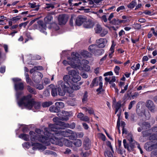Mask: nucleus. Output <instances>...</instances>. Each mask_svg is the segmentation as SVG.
<instances>
[{
    "instance_id": "423d86ee",
    "label": "nucleus",
    "mask_w": 157,
    "mask_h": 157,
    "mask_svg": "<svg viewBox=\"0 0 157 157\" xmlns=\"http://www.w3.org/2000/svg\"><path fill=\"white\" fill-rule=\"evenodd\" d=\"M14 82V88L16 91V96L18 99L20 96L22 94L23 92L21 91L24 88L23 83L22 82H19L21 79L18 78H14L12 79Z\"/></svg>"
},
{
    "instance_id": "c756f323",
    "label": "nucleus",
    "mask_w": 157,
    "mask_h": 157,
    "mask_svg": "<svg viewBox=\"0 0 157 157\" xmlns=\"http://www.w3.org/2000/svg\"><path fill=\"white\" fill-rule=\"evenodd\" d=\"M104 52V51L103 49H98L97 48L94 54L96 56H98L102 54Z\"/></svg>"
},
{
    "instance_id": "c03bdc74",
    "label": "nucleus",
    "mask_w": 157,
    "mask_h": 157,
    "mask_svg": "<svg viewBox=\"0 0 157 157\" xmlns=\"http://www.w3.org/2000/svg\"><path fill=\"white\" fill-rule=\"evenodd\" d=\"M116 44L114 43V42H112V43L111 47L109 51L111 52L112 53H113L114 52V47Z\"/></svg>"
},
{
    "instance_id": "c85d7f7f",
    "label": "nucleus",
    "mask_w": 157,
    "mask_h": 157,
    "mask_svg": "<svg viewBox=\"0 0 157 157\" xmlns=\"http://www.w3.org/2000/svg\"><path fill=\"white\" fill-rule=\"evenodd\" d=\"M46 26L45 24H42L40 25L39 27V29L41 32L44 33L45 35H46L47 33L45 31Z\"/></svg>"
},
{
    "instance_id": "13d9d810",
    "label": "nucleus",
    "mask_w": 157,
    "mask_h": 157,
    "mask_svg": "<svg viewBox=\"0 0 157 157\" xmlns=\"http://www.w3.org/2000/svg\"><path fill=\"white\" fill-rule=\"evenodd\" d=\"M128 85H127L124 86V89H123L122 88H121V91L120 92V93L122 94L124 93L127 90L128 88Z\"/></svg>"
},
{
    "instance_id": "4468645a",
    "label": "nucleus",
    "mask_w": 157,
    "mask_h": 157,
    "mask_svg": "<svg viewBox=\"0 0 157 157\" xmlns=\"http://www.w3.org/2000/svg\"><path fill=\"white\" fill-rule=\"evenodd\" d=\"M43 77V75L38 72L34 73L33 75V80L36 83L39 82Z\"/></svg>"
},
{
    "instance_id": "bf43d9fd",
    "label": "nucleus",
    "mask_w": 157,
    "mask_h": 157,
    "mask_svg": "<svg viewBox=\"0 0 157 157\" xmlns=\"http://www.w3.org/2000/svg\"><path fill=\"white\" fill-rule=\"evenodd\" d=\"M87 96H88L87 92L86 91L85 92L84 96H83V98L82 99V101H83L84 102V101H86V100L87 98Z\"/></svg>"
},
{
    "instance_id": "2eb2a0df",
    "label": "nucleus",
    "mask_w": 157,
    "mask_h": 157,
    "mask_svg": "<svg viewBox=\"0 0 157 157\" xmlns=\"http://www.w3.org/2000/svg\"><path fill=\"white\" fill-rule=\"evenodd\" d=\"M77 53L79 55V58L76 57V59L77 60L78 59H79L81 60V62H82V60L83 59H82L83 58H87L88 57H90L91 55L90 53L86 51H83L81 52L80 54H79L78 53Z\"/></svg>"
},
{
    "instance_id": "72a5a7b5",
    "label": "nucleus",
    "mask_w": 157,
    "mask_h": 157,
    "mask_svg": "<svg viewBox=\"0 0 157 157\" xmlns=\"http://www.w3.org/2000/svg\"><path fill=\"white\" fill-rule=\"evenodd\" d=\"M82 141L79 139H77L75 140L73 143L74 145L77 147H79L82 145Z\"/></svg>"
},
{
    "instance_id": "69168bd1",
    "label": "nucleus",
    "mask_w": 157,
    "mask_h": 157,
    "mask_svg": "<svg viewBox=\"0 0 157 157\" xmlns=\"http://www.w3.org/2000/svg\"><path fill=\"white\" fill-rule=\"evenodd\" d=\"M114 17V13H112L110 14L108 18V20L109 21V22L111 21L112 19Z\"/></svg>"
},
{
    "instance_id": "6e6d98bb",
    "label": "nucleus",
    "mask_w": 157,
    "mask_h": 157,
    "mask_svg": "<svg viewBox=\"0 0 157 157\" xmlns=\"http://www.w3.org/2000/svg\"><path fill=\"white\" fill-rule=\"evenodd\" d=\"M21 18L20 16H17L16 17H13L11 19L12 21H15L16 22L17 21L19 20Z\"/></svg>"
},
{
    "instance_id": "6e6552de",
    "label": "nucleus",
    "mask_w": 157,
    "mask_h": 157,
    "mask_svg": "<svg viewBox=\"0 0 157 157\" xmlns=\"http://www.w3.org/2000/svg\"><path fill=\"white\" fill-rule=\"evenodd\" d=\"M145 148L148 151L153 150L151 154L155 155H157V144H154L151 142H147L145 144Z\"/></svg>"
},
{
    "instance_id": "79ce46f5",
    "label": "nucleus",
    "mask_w": 157,
    "mask_h": 157,
    "mask_svg": "<svg viewBox=\"0 0 157 157\" xmlns=\"http://www.w3.org/2000/svg\"><path fill=\"white\" fill-rule=\"evenodd\" d=\"M44 153L45 154L47 155H56V153L55 152L50 151H46L44 152Z\"/></svg>"
},
{
    "instance_id": "dca6fc26",
    "label": "nucleus",
    "mask_w": 157,
    "mask_h": 157,
    "mask_svg": "<svg viewBox=\"0 0 157 157\" xmlns=\"http://www.w3.org/2000/svg\"><path fill=\"white\" fill-rule=\"evenodd\" d=\"M107 40L105 38H100L96 41V43L98 44V47L100 48H104L107 44Z\"/></svg>"
},
{
    "instance_id": "338daca9",
    "label": "nucleus",
    "mask_w": 157,
    "mask_h": 157,
    "mask_svg": "<svg viewBox=\"0 0 157 157\" xmlns=\"http://www.w3.org/2000/svg\"><path fill=\"white\" fill-rule=\"evenodd\" d=\"M113 75V73L112 71H109L105 73L104 74V76H106L108 75Z\"/></svg>"
},
{
    "instance_id": "473e14b6",
    "label": "nucleus",
    "mask_w": 157,
    "mask_h": 157,
    "mask_svg": "<svg viewBox=\"0 0 157 157\" xmlns=\"http://www.w3.org/2000/svg\"><path fill=\"white\" fill-rule=\"evenodd\" d=\"M55 105L59 108H62L64 107V104L62 102H57L55 103Z\"/></svg>"
},
{
    "instance_id": "f03ea898",
    "label": "nucleus",
    "mask_w": 157,
    "mask_h": 157,
    "mask_svg": "<svg viewBox=\"0 0 157 157\" xmlns=\"http://www.w3.org/2000/svg\"><path fill=\"white\" fill-rule=\"evenodd\" d=\"M50 125H55L54 124H50L49 125V129L46 128H44V136H40V135L43 132L41 131L39 129H36L35 130L36 132L37 133L36 134L33 131H30L29 134L31 136V140L32 141L40 142L45 144L47 145H49L51 143L58 145L60 146H63L62 143L60 142L56 138L55 136V134L53 135L51 134L53 132H55V131L52 130L50 127Z\"/></svg>"
},
{
    "instance_id": "4d7b16f0",
    "label": "nucleus",
    "mask_w": 157,
    "mask_h": 157,
    "mask_svg": "<svg viewBox=\"0 0 157 157\" xmlns=\"http://www.w3.org/2000/svg\"><path fill=\"white\" fill-rule=\"evenodd\" d=\"M89 118L88 117L83 116L82 118V119L81 120L89 122Z\"/></svg>"
},
{
    "instance_id": "2f4dec72",
    "label": "nucleus",
    "mask_w": 157,
    "mask_h": 157,
    "mask_svg": "<svg viewBox=\"0 0 157 157\" xmlns=\"http://www.w3.org/2000/svg\"><path fill=\"white\" fill-rule=\"evenodd\" d=\"M19 137L25 141H28L29 140V137L28 135L22 134L19 135Z\"/></svg>"
},
{
    "instance_id": "e433bc0d",
    "label": "nucleus",
    "mask_w": 157,
    "mask_h": 157,
    "mask_svg": "<svg viewBox=\"0 0 157 157\" xmlns=\"http://www.w3.org/2000/svg\"><path fill=\"white\" fill-rule=\"evenodd\" d=\"M25 78L26 82L31 85H33V83L31 82V79L29 78V75L27 73H25Z\"/></svg>"
},
{
    "instance_id": "49530a36",
    "label": "nucleus",
    "mask_w": 157,
    "mask_h": 157,
    "mask_svg": "<svg viewBox=\"0 0 157 157\" xmlns=\"http://www.w3.org/2000/svg\"><path fill=\"white\" fill-rule=\"evenodd\" d=\"M143 13L146 15H148L149 16H151L154 14L153 12L149 10H146L144 11Z\"/></svg>"
},
{
    "instance_id": "a878e982",
    "label": "nucleus",
    "mask_w": 157,
    "mask_h": 157,
    "mask_svg": "<svg viewBox=\"0 0 157 157\" xmlns=\"http://www.w3.org/2000/svg\"><path fill=\"white\" fill-rule=\"evenodd\" d=\"M98 48L97 45L92 44L89 46L88 50L90 52L94 54Z\"/></svg>"
},
{
    "instance_id": "7ed1b4c3",
    "label": "nucleus",
    "mask_w": 157,
    "mask_h": 157,
    "mask_svg": "<svg viewBox=\"0 0 157 157\" xmlns=\"http://www.w3.org/2000/svg\"><path fill=\"white\" fill-rule=\"evenodd\" d=\"M50 127L52 130L55 131L51 133L53 135L55 134L56 138L60 142H61L63 144V143L60 141L59 139L62 138V136L65 137H68L69 139L73 140L78 137V135L75 132L70 129H67L65 131L58 130V129H63L62 127L56 126V125H50Z\"/></svg>"
},
{
    "instance_id": "f257e3e1",
    "label": "nucleus",
    "mask_w": 157,
    "mask_h": 157,
    "mask_svg": "<svg viewBox=\"0 0 157 157\" xmlns=\"http://www.w3.org/2000/svg\"><path fill=\"white\" fill-rule=\"evenodd\" d=\"M79 75L78 71L72 70L68 72V75L63 76V79L64 82L60 81L58 82L59 86H60L63 90V91L62 92L59 91V95L64 96L66 92L71 93L74 90H78L80 89V86L82 84L83 82H80L77 83L81 79Z\"/></svg>"
},
{
    "instance_id": "5fc2aeb1",
    "label": "nucleus",
    "mask_w": 157,
    "mask_h": 157,
    "mask_svg": "<svg viewBox=\"0 0 157 157\" xmlns=\"http://www.w3.org/2000/svg\"><path fill=\"white\" fill-rule=\"evenodd\" d=\"M47 6L45 8H51L52 9H53L54 8L55 6L52 3L46 4Z\"/></svg>"
},
{
    "instance_id": "f704fd0d",
    "label": "nucleus",
    "mask_w": 157,
    "mask_h": 157,
    "mask_svg": "<svg viewBox=\"0 0 157 157\" xmlns=\"http://www.w3.org/2000/svg\"><path fill=\"white\" fill-rule=\"evenodd\" d=\"M49 110L51 112L57 113L59 111V109L56 106H52L50 108Z\"/></svg>"
},
{
    "instance_id": "b1692460",
    "label": "nucleus",
    "mask_w": 157,
    "mask_h": 157,
    "mask_svg": "<svg viewBox=\"0 0 157 157\" xmlns=\"http://www.w3.org/2000/svg\"><path fill=\"white\" fill-rule=\"evenodd\" d=\"M60 141H61L62 142V141L63 142V143L65 144V145L67 147H72L73 145L72 142L70 141L69 140H67L66 139H62V138L60 139H59Z\"/></svg>"
},
{
    "instance_id": "37998d69",
    "label": "nucleus",
    "mask_w": 157,
    "mask_h": 157,
    "mask_svg": "<svg viewBox=\"0 0 157 157\" xmlns=\"http://www.w3.org/2000/svg\"><path fill=\"white\" fill-rule=\"evenodd\" d=\"M127 138L128 140L130 142H133L134 141L133 140V136L131 134H129L127 136Z\"/></svg>"
},
{
    "instance_id": "864d4df0",
    "label": "nucleus",
    "mask_w": 157,
    "mask_h": 157,
    "mask_svg": "<svg viewBox=\"0 0 157 157\" xmlns=\"http://www.w3.org/2000/svg\"><path fill=\"white\" fill-rule=\"evenodd\" d=\"M136 102L135 101H131L129 105L128 109H130L132 107L133 105H134Z\"/></svg>"
},
{
    "instance_id": "4c0bfd02",
    "label": "nucleus",
    "mask_w": 157,
    "mask_h": 157,
    "mask_svg": "<svg viewBox=\"0 0 157 157\" xmlns=\"http://www.w3.org/2000/svg\"><path fill=\"white\" fill-rule=\"evenodd\" d=\"M51 101H46L43 102L42 104V106L44 107H48L52 104Z\"/></svg>"
},
{
    "instance_id": "0eeeda50",
    "label": "nucleus",
    "mask_w": 157,
    "mask_h": 157,
    "mask_svg": "<svg viewBox=\"0 0 157 157\" xmlns=\"http://www.w3.org/2000/svg\"><path fill=\"white\" fill-rule=\"evenodd\" d=\"M53 120L54 122H56V124H56V126H59L60 127H61V126L63 127V128H62L63 129L64 128H69L73 129L75 127V123H73L71 124L70 125L68 123H65L64 122L59 121V118L57 117L53 118Z\"/></svg>"
},
{
    "instance_id": "cd10ccee",
    "label": "nucleus",
    "mask_w": 157,
    "mask_h": 157,
    "mask_svg": "<svg viewBox=\"0 0 157 157\" xmlns=\"http://www.w3.org/2000/svg\"><path fill=\"white\" fill-rule=\"evenodd\" d=\"M121 106V103L120 102H118L116 103H113V106L115 109V113H116L120 108Z\"/></svg>"
},
{
    "instance_id": "a19ab883",
    "label": "nucleus",
    "mask_w": 157,
    "mask_h": 157,
    "mask_svg": "<svg viewBox=\"0 0 157 157\" xmlns=\"http://www.w3.org/2000/svg\"><path fill=\"white\" fill-rule=\"evenodd\" d=\"M136 4V2L132 1L128 6V7L129 8H133L135 6Z\"/></svg>"
},
{
    "instance_id": "a18cd8bd",
    "label": "nucleus",
    "mask_w": 157,
    "mask_h": 157,
    "mask_svg": "<svg viewBox=\"0 0 157 157\" xmlns=\"http://www.w3.org/2000/svg\"><path fill=\"white\" fill-rule=\"evenodd\" d=\"M107 30L105 29H102L101 32L100 33V35L102 37H103L107 34Z\"/></svg>"
},
{
    "instance_id": "20e7f679",
    "label": "nucleus",
    "mask_w": 157,
    "mask_h": 157,
    "mask_svg": "<svg viewBox=\"0 0 157 157\" xmlns=\"http://www.w3.org/2000/svg\"><path fill=\"white\" fill-rule=\"evenodd\" d=\"M31 96L29 95L26 96H24L21 100L18 101L19 106L21 107L24 106L28 109H31L33 108L37 110L40 108V105L39 102L35 101L31 99Z\"/></svg>"
},
{
    "instance_id": "58836bf2",
    "label": "nucleus",
    "mask_w": 157,
    "mask_h": 157,
    "mask_svg": "<svg viewBox=\"0 0 157 157\" xmlns=\"http://www.w3.org/2000/svg\"><path fill=\"white\" fill-rule=\"evenodd\" d=\"M146 119H148L150 117V114L148 110H146L144 111V113Z\"/></svg>"
},
{
    "instance_id": "39448f33",
    "label": "nucleus",
    "mask_w": 157,
    "mask_h": 157,
    "mask_svg": "<svg viewBox=\"0 0 157 157\" xmlns=\"http://www.w3.org/2000/svg\"><path fill=\"white\" fill-rule=\"evenodd\" d=\"M79 54L76 52H72L71 54V57H68L67 58V61L64 60L63 62V64L65 66H67L69 65L71 66V67L75 68H76L78 64H77L76 62H78V59L77 60L76 59V57L79 58Z\"/></svg>"
},
{
    "instance_id": "8fccbe9b",
    "label": "nucleus",
    "mask_w": 157,
    "mask_h": 157,
    "mask_svg": "<svg viewBox=\"0 0 157 157\" xmlns=\"http://www.w3.org/2000/svg\"><path fill=\"white\" fill-rule=\"evenodd\" d=\"M35 87L39 90H41L44 88L43 86L41 84H37L36 85Z\"/></svg>"
},
{
    "instance_id": "aec40b11",
    "label": "nucleus",
    "mask_w": 157,
    "mask_h": 157,
    "mask_svg": "<svg viewBox=\"0 0 157 157\" xmlns=\"http://www.w3.org/2000/svg\"><path fill=\"white\" fill-rule=\"evenodd\" d=\"M32 145L33 146L32 149L34 150L38 149L39 150H44L46 149V147L38 143H33L31 142Z\"/></svg>"
},
{
    "instance_id": "e2e57ef3",
    "label": "nucleus",
    "mask_w": 157,
    "mask_h": 157,
    "mask_svg": "<svg viewBox=\"0 0 157 157\" xmlns=\"http://www.w3.org/2000/svg\"><path fill=\"white\" fill-rule=\"evenodd\" d=\"M44 94L45 96H48L50 95V91L48 90H46L44 91Z\"/></svg>"
},
{
    "instance_id": "bb28decb",
    "label": "nucleus",
    "mask_w": 157,
    "mask_h": 157,
    "mask_svg": "<svg viewBox=\"0 0 157 157\" xmlns=\"http://www.w3.org/2000/svg\"><path fill=\"white\" fill-rule=\"evenodd\" d=\"M94 29L96 33H100L102 30V28L100 25L98 24L96 25Z\"/></svg>"
},
{
    "instance_id": "6ab92c4d",
    "label": "nucleus",
    "mask_w": 157,
    "mask_h": 157,
    "mask_svg": "<svg viewBox=\"0 0 157 157\" xmlns=\"http://www.w3.org/2000/svg\"><path fill=\"white\" fill-rule=\"evenodd\" d=\"M58 19L59 24L60 25L65 24L68 20L67 17L64 14L59 15V16Z\"/></svg>"
},
{
    "instance_id": "393cba45",
    "label": "nucleus",
    "mask_w": 157,
    "mask_h": 157,
    "mask_svg": "<svg viewBox=\"0 0 157 157\" xmlns=\"http://www.w3.org/2000/svg\"><path fill=\"white\" fill-rule=\"evenodd\" d=\"M105 80L106 82H109V84H111L115 82L116 79L115 76H112L106 77L105 78Z\"/></svg>"
},
{
    "instance_id": "5701e85b",
    "label": "nucleus",
    "mask_w": 157,
    "mask_h": 157,
    "mask_svg": "<svg viewBox=\"0 0 157 157\" xmlns=\"http://www.w3.org/2000/svg\"><path fill=\"white\" fill-rule=\"evenodd\" d=\"M63 115L60 117V119L62 121H67L70 117L69 113L66 111H63L62 112Z\"/></svg>"
},
{
    "instance_id": "f8f14e48",
    "label": "nucleus",
    "mask_w": 157,
    "mask_h": 157,
    "mask_svg": "<svg viewBox=\"0 0 157 157\" xmlns=\"http://www.w3.org/2000/svg\"><path fill=\"white\" fill-rule=\"evenodd\" d=\"M101 82H102V78L101 76L94 78L92 80L90 86L91 88H93L94 86H97Z\"/></svg>"
},
{
    "instance_id": "f3484780",
    "label": "nucleus",
    "mask_w": 157,
    "mask_h": 157,
    "mask_svg": "<svg viewBox=\"0 0 157 157\" xmlns=\"http://www.w3.org/2000/svg\"><path fill=\"white\" fill-rule=\"evenodd\" d=\"M98 17L101 19V22L105 27L108 28L109 29H110L111 27L109 26V25L106 24L108 21V19L106 15H103L101 16L99 14H98Z\"/></svg>"
},
{
    "instance_id": "de8ad7c7",
    "label": "nucleus",
    "mask_w": 157,
    "mask_h": 157,
    "mask_svg": "<svg viewBox=\"0 0 157 157\" xmlns=\"http://www.w3.org/2000/svg\"><path fill=\"white\" fill-rule=\"evenodd\" d=\"M27 89L30 92L34 94H36V91H35L34 90L29 86H27Z\"/></svg>"
},
{
    "instance_id": "9b49d317",
    "label": "nucleus",
    "mask_w": 157,
    "mask_h": 157,
    "mask_svg": "<svg viewBox=\"0 0 157 157\" xmlns=\"http://www.w3.org/2000/svg\"><path fill=\"white\" fill-rule=\"evenodd\" d=\"M146 106L152 113H154L157 111V108L154 104L153 101L150 100H148L147 101L146 104Z\"/></svg>"
},
{
    "instance_id": "603ef678",
    "label": "nucleus",
    "mask_w": 157,
    "mask_h": 157,
    "mask_svg": "<svg viewBox=\"0 0 157 157\" xmlns=\"http://www.w3.org/2000/svg\"><path fill=\"white\" fill-rule=\"evenodd\" d=\"M120 69V68L119 67L116 66L114 69V71L115 73L117 75H118L119 71Z\"/></svg>"
},
{
    "instance_id": "412c9836",
    "label": "nucleus",
    "mask_w": 157,
    "mask_h": 157,
    "mask_svg": "<svg viewBox=\"0 0 157 157\" xmlns=\"http://www.w3.org/2000/svg\"><path fill=\"white\" fill-rule=\"evenodd\" d=\"M63 90H62L60 87H58L57 88L56 87H54L53 88H52L51 91V94L53 96H56L57 95V91L58 92V94H59V91H60V92H62L63 91V90ZM61 96V95H60Z\"/></svg>"
},
{
    "instance_id": "1a4fd4ad",
    "label": "nucleus",
    "mask_w": 157,
    "mask_h": 157,
    "mask_svg": "<svg viewBox=\"0 0 157 157\" xmlns=\"http://www.w3.org/2000/svg\"><path fill=\"white\" fill-rule=\"evenodd\" d=\"M78 62H76V63H77V64H78L76 68L80 70H84L86 71H90V67L89 66L83 64L84 63L86 64H88V61L85 59H82V62H81V60L79 59H78Z\"/></svg>"
},
{
    "instance_id": "774afa93",
    "label": "nucleus",
    "mask_w": 157,
    "mask_h": 157,
    "mask_svg": "<svg viewBox=\"0 0 157 157\" xmlns=\"http://www.w3.org/2000/svg\"><path fill=\"white\" fill-rule=\"evenodd\" d=\"M84 116V115L82 113H79L77 115V117L80 118V119L81 120L82 119V118Z\"/></svg>"
},
{
    "instance_id": "4be33fe9",
    "label": "nucleus",
    "mask_w": 157,
    "mask_h": 157,
    "mask_svg": "<svg viewBox=\"0 0 157 157\" xmlns=\"http://www.w3.org/2000/svg\"><path fill=\"white\" fill-rule=\"evenodd\" d=\"M139 124L143 129H149L150 128L151 126L150 123L146 121L140 122L139 123Z\"/></svg>"
},
{
    "instance_id": "052dcab7",
    "label": "nucleus",
    "mask_w": 157,
    "mask_h": 157,
    "mask_svg": "<svg viewBox=\"0 0 157 157\" xmlns=\"http://www.w3.org/2000/svg\"><path fill=\"white\" fill-rule=\"evenodd\" d=\"M28 23V22H25L22 23L20 24L19 25V26L20 28H21V27H23L24 28H25L26 25H27Z\"/></svg>"
},
{
    "instance_id": "ea45409f",
    "label": "nucleus",
    "mask_w": 157,
    "mask_h": 157,
    "mask_svg": "<svg viewBox=\"0 0 157 157\" xmlns=\"http://www.w3.org/2000/svg\"><path fill=\"white\" fill-rule=\"evenodd\" d=\"M102 85V82H101V83L99 84V87L97 89V91L98 92V94H100L101 92L103 91V89H102L103 86Z\"/></svg>"
},
{
    "instance_id": "09e8293b",
    "label": "nucleus",
    "mask_w": 157,
    "mask_h": 157,
    "mask_svg": "<svg viewBox=\"0 0 157 157\" xmlns=\"http://www.w3.org/2000/svg\"><path fill=\"white\" fill-rule=\"evenodd\" d=\"M105 156L107 155L108 157H113L112 153L108 151L105 153Z\"/></svg>"
},
{
    "instance_id": "9d476101",
    "label": "nucleus",
    "mask_w": 157,
    "mask_h": 157,
    "mask_svg": "<svg viewBox=\"0 0 157 157\" xmlns=\"http://www.w3.org/2000/svg\"><path fill=\"white\" fill-rule=\"evenodd\" d=\"M123 143L124 147L126 149L129 151H132L134 150V148L137 147L138 143L134 141L133 142H130L129 143L127 144L125 139L123 140Z\"/></svg>"
},
{
    "instance_id": "a211bd4d",
    "label": "nucleus",
    "mask_w": 157,
    "mask_h": 157,
    "mask_svg": "<svg viewBox=\"0 0 157 157\" xmlns=\"http://www.w3.org/2000/svg\"><path fill=\"white\" fill-rule=\"evenodd\" d=\"M94 23L91 20H87L85 21L83 24V26L84 28L87 29H90L93 27L94 25Z\"/></svg>"
},
{
    "instance_id": "ddd939ff",
    "label": "nucleus",
    "mask_w": 157,
    "mask_h": 157,
    "mask_svg": "<svg viewBox=\"0 0 157 157\" xmlns=\"http://www.w3.org/2000/svg\"><path fill=\"white\" fill-rule=\"evenodd\" d=\"M86 17L83 15H79L77 17L75 20V24L76 25L80 26L82 24H84L85 21L86 20Z\"/></svg>"
},
{
    "instance_id": "c9c22d12",
    "label": "nucleus",
    "mask_w": 157,
    "mask_h": 157,
    "mask_svg": "<svg viewBox=\"0 0 157 157\" xmlns=\"http://www.w3.org/2000/svg\"><path fill=\"white\" fill-rule=\"evenodd\" d=\"M109 23L113 25H119V20L118 19H114Z\"/></svg>"
},
{
    "instance_id": "0e129e2a",
    "label": "nucleus",
    "mask_w": 157,
    "mask_h": 157,
    "mask_svg": "<svg viewBox=\"0 0 157 157\" xmlns=\"http://www.w3.org/2000/svg\"><path fill=\"white\" fill-rule=\"evenodd\" d=\"M22 145L24 147H26V148H28L30 146L29 143L25 142Z\"/></svg>"
},
{
    "instance_id": "680f3d73",
    "label": "nucleus",
    "mask_w": 157,
    "mask_h": 157,
    "mask_svg": "<svg viewBox=\"0 0 157 157\" xmlns=\"http://www.w3.org/2000/svg\"><path fill=\"white\" fill-rule=\"evenodd\" d=\"M150 140H155L157 139V134H154L152 135L150 137Z\"/></svg>"
},
{
    "instance_id": "3c124183",
    "label": "nucleus",
    "mask_w": 157,
    "mask_h": 157,
    "mask_svg": "<svg viewBox=\"0 0 157 157\" xmlns=\"http://www.w3.org/2000/svg\"><path fill=\"white\" fill-rule=\"evenodd\" d=\"M125 9L124 6H122L119 7L117 10V12H119L121 11L122 12V10H124Z\"/></svg>"
},
{
    "instance_id": "7c9ffc66",
    "label": "nucleus",
    "mask_w": 157,
    "mask_h": 157,
    "mask_svg": "<svg viewBox=\"0 0 157 157\" xmlns=\"http://www.w3.org/2000/svg\"><path fill=\"white\" fill-rule=\"evenodd\" d=\"M52 18L53 17L52 15L49 14L44 18V21L46 23H49Z\"/></svg>"
}]
</instances>
